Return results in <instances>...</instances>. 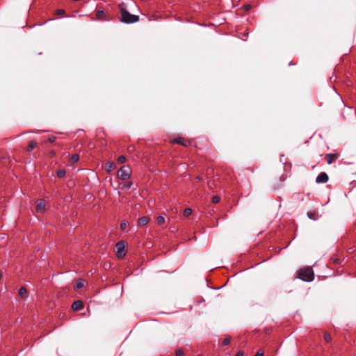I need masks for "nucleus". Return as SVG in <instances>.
I'll return each instance as SVG.
<instances>
[{
    "mask_svg": "<svg viewBox=\"0 0 356 356\" xmlns=\"http://www.w3.org/2000/svg\"><path fill=\"white\" fill-rule=\"evenodd\" d=\"M120 10L121 13L120 21L127 23L131 24L137 22L139 20V16L136 15L130 14L123 6L120 5Z\"/></svg>",
    "mask_w": 356,
    "mask_h": 356,
    "instance_id": "1",
    "label": "nucleus"
},
{
    "mask_svg": "<svg viewBox=\"0 0 356 356\" xmlns=\"http://www.w3.org/2000/svg\"><path fill=\"white\" fill-rule=\"evenodd\" d=\"M298 277L305 282H311L314 278V274L311 267L301 268L298 271Z\"/></svg>",
    "mask_w": 356,
    "mask_h": 356,
    "instance_id": "2",
    "label": "nucleus"
},
{
    "mask_svg": "<svg viewBox=\"0 0 356 356\" xmlns=\"http://www.w3.org/2000/svg\"><path fill=\"white\" fill-rule=\"evenodd\" d=\"M131 168L129 165L122 166L118 172V176L120 179H126L131 175Z\"/></svg>",
    "mask_w": 356,
    "mask_h": 356,
    "instance_id": "3",
    "label": "nucleus"
},
{
    "mask_svg": "<svg viewBox=\"0 0 356 356\" xmlns=\"http://www.w3.org/2000/svg\"><path fill=\"white\" fill-rule=\"evenodd\" d=\"M328 181V176L325 172H321L316 177V181L318 184L326 183Z\"/></svg>",
    "mask_w": 356,
    "mask_h": 356,
    "instance_id": "4",
    "label": "nucleus"
},
{
    "mask_svg": "<svg viewBox=\"0 0 356 356\" xmlns=\"http://www.w3.org/2000/svg\"><path fill=\"white\" fill-rule=\"evenodd\" d=\"M117 248V255L118 257H123L125 253L124 252V245L122 243H118L116 245Z\"/></svg>",
    "mask_w": 356,
    "mask_h": 356,
    "instance_id": "5",
    "label": "nucleus"
},
{
    "mask_svg": "<svg viewBox=\"0 0 356 356\" xmlns=\"http://www.w3.org/2000/svg\"><path fill=\"white\" fill-rule=\"evenodd\" d=\"M72 307L74 311H79L83 309V304L81 300H76L73 302Z\"/></svg>",
    "mask_w": 356,
    "mask_h": 356,
    "instance_id": "6",
    "label": "nucleus"
},
{
    "mask_svg": "<svg viewBox=\"0 0 356 356\" xmlns=\"http://www.w3.org/2000/svg\"><path fill=\"white\" fill-rule=\"evenodd\" d=\"M45 209V203L44 202L41 200L39 201V202L36 205V211L38 212H43Z\"/></svg>",
    "mask_w": 356,
    "mask_h": 356,
    "instance_id": "7",
    "label": "nucleus"
},
{
    "mask_svg": "<svg viewBox=\"0 0 356 356\" xmlns=\"http://www.w3.org/2000/svg\"><path fill=\"white\" fill-rule=\"evenodd\" d=\"M115 164L113 162L106 163L105 165V170L107 172L110 173L115 168Z\"/></svg>",
    "mask_w": 356,
    "mask_h": 356,
    "instance_id": "8",
    "label": "nucleus"
},
{
    "mask_svg": "<svg viewBox=\"0 0 356 356\" xmlns=\"http://www.w3.org/2000/svg\"><path fill=\"white\" fill-rule=\"evenodd\" d=\"M149 222V218L143 216L138 219V225L143 226L147 225Z\"/></svg>",
    "mask_w": 356,
    "mask_h": 356,
    "instance_id": "9",
    "label": "nucleus"
},
{
    "mask_svg": "<svg viewBox=\"0 0 356 356\" xmlns=\"http://www.w3.org/2000/svg\"><path fill=\"white\" fill-rule=\"evenodd\" d=\"M36 147H37V143L34 140H31L29 142V143L28 145L27 151L31 152Z\"/></svg>",
    "mask_w": 356,
    "mask_h": 356,
    "instance_id": "10",
    "label": "nucleus"
},
{
    "mask_svg": "<svg viewBox=\"0 0 356 356\" xmlns=\"http://www.w3.org/2000/svg\"><path fill=\"white\" fill-rule=\"evenodd\" d=\"M173 143H177V144H181L184 146H186L187 145V143L184 141V138H175L172 140Z\"/></svg>",
    "mask_w": 356,
    "mask_h": 356,
    "instance_id": "11",
    "label": "nucleus"
},
{
    "mask_svg": "<svg viewBox=\"0 0 356 356\" xmlns=\"http://www.w3.org/2000/svg\"><path fill=\"white\" fill-rule=\"evenodd\" d=\"M65 173H66V172H65V170H63V169H62V170H57V172H56V175H57V176H58L59 178H63V177H65Z\"/></svg>",
    "mask_w": 356,
    "mask_h": 356,
    "instance_id": "12",
    "label": "nucleus"
},
{
    "mask_svg": "<svg viewBox=\"0 0 356 356\" xmlns=\"http://www.w3.org/2000/svg\"><path fill=\"white\" fill-rule=\"evenodd\" d=\"M165 222V218L162 216H159L156 218V223L159 225L163 224Z\"/></svg>",
    "mask_w": 356,
    "mask_h": 356,
    "instance_id": "13",
    "label": "nucleus"
},
{
    "mask_svg": "<svg viewBox=\"0 0 356 356\" xmlns=\"http://www.w3.org/2000/svg\"><path fill=\"white\" fill-rule=\"evenodd\" d=\"M316 213L315 212H312V211H309L307 212V216L312 219V220H317V218L316 216Z\"/></svg>",
    "mask_w": 356,
    "mask_h": 356,
    "instance_id": "14",
    "label": "nucleus"
},
{
    "mask_svg": "<svg viewBox=\"0 0 356 356\" xmlns=\"http://www.w3.org/2000/svg\"><path fill=\"white\" fill-rule=\"evenodd\" d=\"M79 159V155H77V154H73L70 158V161L73 163L78 162Z\"/></svg>",
    "mask_w": 356,
    "mask_h": 356,
    "instance_id": "15",
    "label": "nucleus"
},
{
    "mask_svg": "<svg viewBox=\"0 0 356 356\" xmlns=\"http://www.w3.org/2000/svg\"><path fill=\"white\" fill-rule=\"evenodd\" d=\"M26 293V289L25 287H21L19 290V296L21 297H24Z\"/></svg>",
    "mask_w": 356,
    "mask_h": 356,
    "instance_id": "16",
    "label": "nucleus"
},
{
    "mask_svg": "<svg viewBox=\"0 0 356 356\" xmlns=\"http://www.w3.org/2000/svg\"><path fill=\"white\" fill-rule=\"evenodd\" d=\"M192 213V209L190 208H186L184 211V216L186 217L189 216Z\"/></svg>",
    "mask_w": 356,
    "mask_h": 356,
    "instance_id": "17",
    "label": "nucleus"
},
{
    "mask_svg": "<svg viewBox=\"0 0 356 356\" xmlns=\"http://www.w3.org/2000/svg\"><path fill=\"white\" fill-rule=\"evenodd\" d=\"M83 286V280H77L76 283V287L77 289H81Z\"/></svg>",
    "mask_w": 356,
    "mask_h": 356,
    "instance_id": "18",
    "label": "nucleus"
},
{
    "mask_svg": "<svg viewBox=\"0 0 356 356\" xmlns=\"http://www.w3.org/2000/svg\"><path fill=\"white\" fill-rule=\"evenodd\" d=\"M324 339L327 343H330L332 340L330 334L329 333H325L324 334Z\"/></svg>",
    "mask_w": 356,
    "mask_h": 356,
    "instance_id": "19",
    "label": "nucleus"
},
{
    "mask_svg": "<svg viewBox=\"0 0 356 356\" xmlns=\"http://www.w3.org/2000/svg\"><path fill=\"white\" fill-rule=\"evenodd\" d=\"M118 161L120 163H123L126 161V157L124 156H120L118 158Z\"/></svg>",
    "mask_w": 356,
    "mask_h": 356,
    "instance_id": "20",
    "label": "nucleus"
},
{
    "mask_svg": "<svg viewBox=\"0 0 356 356\" xmlns=\"http://www.w3.org/2000/svg\"><path fill=\"white\" fill-rule=\"evenodd\" d=\"M230 341H231V338L230 337H226V338H225L223 339L222 344L225 345V346L228 345V344H229Z\"/></svg>",
    "mask_w": 356,
    "mask_h": 356,
    "instance_id": "21",
    "label": "nucleus"
},
{
    "mask_svg": "<svg viewBox=\"0 0 356 356\" xmlns=\"http://www.w3.org/2000/svg\"><path fill=\"white\" fill-rule=\"evenodd\" d=\"M104 15V12L103 10H99L97 13V17L99 19H101Z\"/></svg>",
    "mask_w": 356,
    "mask_h": 356,
    "instance_id": "22",
    "label": "nucleus"
},
{
    "mask_svg": "<svg viewBox=\"0 0 356 356\" xmlns=\"http://www.w3.org/2000/svg\"><path fill=\"white\" fill-rule=\"evenodd\" d=\"M127 226V222L126 221H122L120 223V228L122 230H124Z\"/></svg>",
    "mask_w": 356,
    "mask_h": 356,
    "instance_id": "23",
    "label": "nucleus"
},
{
    "mask_svg": "<svg viewBox=\"0 0 356 356\" xmlns=\"http://www.w3.org/2000/svg\"><path fill=\"white\" fill-rule=\"evenodd\" d=\"M176 356H184V352L182 350L179 349L176 351Z\"/></svg>",
    "mask_w": 356,
    "mask_h": 356,
    "instance_id": "24",
    "label": "nucleus"
},
{
    "mask_svg": "<svg viewBox=\"0 0 356 356\" xmlns=\"http://www.w3.org/2000/svg\"><path fill=\"white\" fill-rule=\"evenodd\" d=\"M219 201H220V197H219L218 196H214V197H213V198H212V202H213V203H215V204H216V203H218Z\"/></svg>",
    "mask_w": 356,
    "mask_h": 356,
    "instance_id": "25",
    "label": "nucleus"
},
{
    "mask_svg": "<svg viewBox=\"0 0 356 356\" xmlns=\"http://www.w3.org/2000/svg\"><path fill=\"white\" fill-rule=\"evenodd\" d=\"M327 157H328L327 163H332V154H327Z\"/></svg>",
    "mask_w": 356,
    "mask_h": 356,
    "instance_id": "26",
    "label": "nucleus"
},
{
    "mask_svg": "<svg viewBox=\"0 0 356 356\" xmlns=\"http://www.w3.org/2000/svg\"><path fill=\"white\" fill-rule=\"evenodd\" d=\"M255 356H264V353H263V351H262V350H259V351L256 353Z\"/></svg>",
    "mask_w": 356,
    "mask_h": 356,
    "instance_id": "27",
    "label": "nucleus"
},
{
    "mask_svg": "<svg viewBox=\"0 0 356 356\" xmlns=\"http://www.w3.org/2000/svg\"><path fill=\"white\" fill-rule=\"evenodd\" d=\"M56 13L58 15L63 14L64 10H56Z\"/></svg>",
    "mask_w": 356,
    "mask_h": 356,
    "instance_id": "28",
    "label": "nucleus"
},
{
    "mask_svg": "<svg viewBox=\"0 0 356 356\" xmlns=\"http://www.w3.org/2000/svg\"><path fill=\"white\" fill-rule=\"evenodd\" d=\"M49 142H51V143L54 142V140H55V137H49Z\"/></svg>",
    "mask_w": 356,
    "mask_h": 356,
    "instance_id": "29",
    "label": "nucleus"
},
{
    "mask_svg": "<svg viewBox=\"0 0 356 356\" xmlns=\"http://www.w3.org/2000/svg\"><path fill=\"white\" fill-rule=\"evenodd\" d=\"M236 356H243V353L241 351H239L236 353Z\"/></svg>",
    "mask_w": 356,
    "mask_h": 356,
    "instance_id": "30",
    "label": "nucleus"
},
{
    "mask_svg": "<svg viewBox=\"0 0 356 356\" xmlns=\"http://www.w3.org/2000/svg\"><path fill=\"white\" fill-rule=\"evenodd\" d=\"M250 8V5H247V6H245V10H249Z\"/></svg>",
    "mask_w": 356,
    "mask_h": 356,
    "instance_id": "31",
    "label": "nucleus"
},
{
    "mask_svg": "<svg viewBox=\"0 0 356 356\" xmlns=\"http://www.w3.org/2000/svg\"><path fill=\"white\" fill-rule=\"evenodd\" d=\"M126 186L129 188L131 186V183L130 182V183L127 184V185Z\"/></svg>",
    "mask_w": 356,
    "mask_h": 356,
    "instance_id": "32",
    "label": "nucleus"
},
{
    "mask_svg": "<svg viewBox=\"0 0 356 356\" xmlns=\"http://www.w3.org/2000/svg\"><path fill=\"white\" fill-rule=\"evenodd\" d=\"M199 356H202V355H199Z\"/></svg>",
    "mask_w": 356,
    "mask_h": 356,
    "instance_id": "33",
    "label": "nucleus"
}]
</instances>
